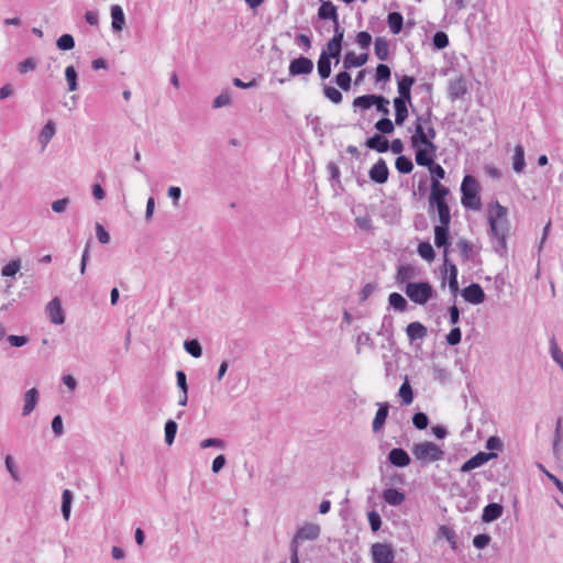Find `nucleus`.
Instances as JSON below:
<instances>
[{
  "mask_svg": "<svg viewBox=\"0 0 563 563\" xmlns=\"http://www.w3.org/2000/svg\"><path fill=\"white\" fill-rule=\"evenodd\" d=\"M495 211H488V223L489 230L488 234L490 239L496 240V244H494V251L503 256L507 253V236L509 234V220L507 218L508 210L506 207L501 206L498 201L494 205Z\"/></svg>",
  "mask_w": 563,
  "mask_h": 563,
  "instance_id": "obj_1",
  "label": "nucleus"
},
{
  "mask_svg": "<svg viewBox=\"0 0 563 563\" xmlns=\"http://www.w3.org/2000/svg\"><path fill=\"white\" fill-rule=\"evenodd\" d=\"M422 130L410 136V145L415 151V161L417 165H429L435 159L438 146L431 140L424 139Z\"/></svg>",
  "mask_w": 563,
  "mask_h": 563,
  "instance_id": "obj_2",
  "label": "nucleus"
},
{
  "mask_svg": "<svg viewBox=\"0 0 563 563\" xmlns=\"http://www.w3.org/2000/svg\"><path fill=\"white\" fill-rule=\"evenodd\" d=\"M429 196V213L434 210L438 218L451 217V209L446 201L448 196L451 195L450 189L441 183L431 184Z\"/></svg>",
  "mask_w": 563,
  "mask_h": 563,
  "instance_id": "obj_3",
  "label": "nucleus"
},
{
  "mask_svg": "<svg viewBox=\"0 0 563 563\" xmlns=\"http://www.w3.org/2000/svg\"><path fill=\"white\" fill-rule=\"evenodd\" d=\"M479 190L481 187L477 179L472 175H465L461 184V203L465 209H481Z\"/></svg>",
  "mask_w": 563,
  "mask_h": 563,
  "instance_id": "obj_4",
  "label": "nucleus"
},
{
  "mask_svg": "<svg viewBox=\"0 0 563 563\" xmlns=\"http://www.w3.org/2000/svg\"><path fill=\"white\" fill-rule=\"evenodd\" d=\"M405 294L416 305L424 306L437 296L433 286L428 282H408Z\"/></svg>",
  "mask_w": 563,
  "mask_h": 563,
  "instance_id": "obj_5",
  "label": "nucleus"
},
{
  "mask_svg": "<svg viewBox=\"0 0 563 563\" xmlns=\"http://www.w3.org/2000/svg\"><path fill=\"white\" fill-rule=\"evenodd\" d=\"M411 452L415 459L420 461L422 465L444 459V451L431 441L415 443L411 448Z\"/></svg>",
  "mask_w": 563,
  "mask_h": 563,
  "instance_id": "obj_6",
  "label": "nucleus"
},
{
  "mask_svg": "<svg viewBox=\"0 0 563 563\" xmlns=\"http://www.w3.org/2000/svg\"><path fill=\"white\" fill-rule=\"evenodd\" d=\"M440 224L434 225V244L444 247L443 263H449V246L451 245L450 224L451 217L439 218Z\"/></svg>",
  "mask_w": 563,
  "mask_h": 563,
  "instance_id": "obj_7",
  "label": "nucleus"
},
{
  "mask_svg": "<svg viewBox=\"0 0 563 563\" xmlns=\"http://www.w3.org/2000/svg\"><path fill=\"white\" fill-rule=\"evenodd\" d=\"M321 528L318 523H305L300 527L290 543V551L292 552L294 547L298 550V543L309 540L314 541L319 538Z\"/></svg>",
  "mask_w": 563,
  "mask_h": 563,
  "instance_id": "obj_8",
  "label": "nucleus"
},
{
  "mask_svg": "<svg viewBox=\"0 0 563 563\" xmlns=\"http://www.w3.org/2000/svg\"><path fill=\"white\" fill-rule=\"evenodd\" d=\"M371 555L373 563H394L395 552L391 543H374L371 547Z\"/></svg>",
  "mask_w": 563,
  "mask_h": 563,
  "instance_id": "obj_9",
  "label": "nucleus"
},
{
  "mask_svg": "<svg viewBox=\"0 0 563 563\" xmlns=\"http://www.w3.org/2000/svg\"><path fill=\"white\" fill-rule=\"evenodd\" d=\"M313 62L309 57L298 56L290 60L288 71L290 77L307 76L313 71Z\"/></svg>",
  "mask_w": 563,
  "mask_h": 563,
  "instance_id": "obj_10",
  "label": "nucleus"
},
{
  "mask_svg": "<svg viewBox=\"0 0 563 563\" xmlns=\"http://www.w3.org/2000/svg\"><path fill=\"white\" fill-rule=\"evenodd\" d=\"M497 457V453L495 452H478L476 453L475 455H473L472 457H470L467 461H465L460 471L462 473H468L477 467H481L483 466L485 463H487L488 461L493 460V459H496Z\"/></svg>",
  "mask_w": 563,
  "mask_h": 563,
  "instance_id": "obj_11",
  "label": "nucleus"
},
{
  "mask_svg": "<svg viewBox=\"0 0 563 563\" xmlns=\"http://www.w3.org/2000/svg\"><path fill=\"white\" fill-rule=\"evenodd\" d=\"M461 296L465 301L472 305H481L485 301L486 295L482 286L477 283H472L461 290Z\"/></svg>",
  "mask_w": 563,
  "mask_h": 563,
  "instance_id": "obj_12",
  "label": "nucleus"
},
{
  "mask_svg": "<svg viewBox=\"0 0 563 563\" xmlns=\"http://www.w3.org/2000/svg\"><path fill=\"white\" fill-rule=\"evenodd\" d=\"M369 179L378 185L387 183L389 177V169L384 158H378L377 162L368 170Z\"/></svg>",
  "mask_w": 563,
  "mask_h": 563,
  "instance_id": "obj_13",
  "label": "nucleus"
},
{
  "mask_svg": "<svg viewBox=\"0 0 563 563\" xmlns=\"http://www.w3.org/2000/svg\"><path fill=\"white\" fill-rule=\"evenodd\" d=\"M467 92V81L463 76L449 81L448 97L451 101L462 99Z\"/></svg>",
  "mask_w": 563,
  "mask_h": 563,
  "instance_id": "obj_14",
  "label": "nucleus"
},
{
  "mask_svg": "<svg viewBox=\"0 0 563 563\" xmlns=\"http://www.w3.org/2000/svg\"><path fill=\"white\" fill-rule=\"evenodd\" d=\"M387 461L395 467H406L410 464L411 459L408 452L402 448H394L387 454Z\"/></svg>",
  "mask_w": 563,
  "mask_h": 563,
  "instance_id": "obj_15",
  "label": "nucleus"
},
{
  "mask_svg": "<svg viewBox=\"0 0 563 563\" xmlns=\"http://www.w3.org/2000/svg\"><path fill=\"white\" fill-rule=\"evenodd\" d=\"M46 311L52 323L63 324L65 322V313L58 298H54L47 303Z\"/></svg>",
  "mask_w": 563,
  "mask_h": 563,
  "instance_id": "obj_16",
  "label": "nucleus"
},
{
  "mask_svg": "<svg viewBox=\"0 0 563 563\" xmlns=\"http://www.w3.org/2000/svg\"><path fill=\"white\" fill-rule=\"evenodd\" d=\"M504 507L498 503H489L483 509L482 521L485 523H490L496 521L503 516Z\"/></svg>",
  "mask_w": 563,
  "mask_h": 563,
  "instance_id": "obj_17",
  "label": "nucleus"
},
{
  "mask_svg": "<svg viewBox=\"0 0 563 563\" xmlns=\"http://www.w3.org/2000/svg\"><path fill=\"white\" fill-rule=\"evenodd\" d=\"M318 18L320 20H330L333 23L339 21L338 7L330 0L322 1L318 9Z\"/></svg>",
  "mask_w": 563,
  "mask_h": 563,
  "instance_id": "obj_18",
  "label": "nucleus"
},
{
  "mask_svg": "<svg viewBox=\"0 0 563 563\" xmlns=\"http://www.w3.org/2000/svg\"><path fill=\"white\" fill-rule=\"evenodd\" d=\"M365 146L377 153H386L389 150V141L382 134L375 133L366 139Z\"/></svg>",
  "mask_w": 563,
  "mask_h": 563,
  "instance_id": "obj_19",
  "label": "nucleus"
},
{
  "mask_svg": "<svg viewBox=\"0 0 563 563\" xmlns=\"http://www.w3.org/2000/svg\"><path fill=\"white\" fill-rule=\"evenodd\" d=\"M367 60L368 53L355 55L354 52H346L343 58V67L344 69L362 67L367 63Z\"/></svg>",
  "mask_w": 563,
  "mask_h": 563,
  "instance_id": "obj_20",
  "label": "nucleus"
},
{
  "mask_svg": "<svg viewBox=\"0 0 563 563\" xmlns=\"http://www.w3.org/2000/svg\"><path fill=\"white\" fill-rule=\"evenodd\" d=\"M406 333L410 342L422 340L428 335V328L419 321L410 322L406 328Z\"/></svg>",
  "mask_w": 563,
  "mask_h": 563,
  "instance_id": "obj_21",
  "label": "nucleus"
},
{
  "mask_svg": "<svg viewBox=\"0 0 563 563\" xmlns=\"http://www.w3.org/2000/svg\"><path fill=\"white\" fill-rule=\"evenodd\" d=\"M382 497L390 506H399L406 499L405 493L394 487L384 489Z\"/></svg>",
  "mask_w": 563,
  "mask_h": 563,
  "instance_id": "obj_22",
  "label": "nucleus"
},
{
  "mask_svg": "<svg viewBox=\"0 0 563 563\" xmlns=\"http://www.w3.org/2000/svg\"><path fill=\"white\" fill-rule=\"evenodd\" d=\"M378 409L375 413L372 427L374 432H378L383 429L386 419L388 417L389 405L387 402H378Z\"/></svg>",
  "mask_w": 563,
  "mask_h": 563,
  "instance_id": "obj_23",
  "label": "nucleus"
},
{
  "mask_svg": "<svg viewBox=\"0 0 563 563\" xmlns=\"http://www.w3.org/2000/svg\"><path fill=\"white\" fill-rule=\"evenodd\" d=\"M111 29L113 32H121L125 24V15L123 9L119 4L111 7Z\"/></svg>",
  "mask_w": 563,
  "mask_h": 563,
  "instance_id": "obj_24",
  "label": "nucleus"
},
{
  "mask_svg": "<svg viewBox=\"0 0 563 563\" xmlns=\"http://www.w3.org/2000/svg\"><path fill=\"white\" fill-rule=\"evenodd\" d=\"M38 401V390L33 387L24 395V406L22 408V416H29L36 407Z\"/></svg>",
  "mask_w": 563,
  "mask_h": 563,
  "instance_id": "obj_25",
  "label": "nucleus"
},
{
  "mask_svg": "<svg viewBox=\"0 0 563 563\" xmlns=\"http://www.w3.org/2000/svg\"><path fill=\"white\" fill-rule=\"evenodd\" d=\"M443 265L446 267V271L449 273L448 283H449L450 291L452 292V295L455 298L457 292L460 291L459 282H457V274H459L457 267L450 260H449V263H446V264L443 263Z\"/></svg>",
  "mask_w": 563,
  "mask_h": 563,
  "instance_id": "obj_26",
  "label": "nucleus"
},
{
  "mask_svg": "<svg viewBox=\"0 0 563 563\" xmlns=\"http://www.w3.org/2000/svg\"><path fill=\"white\" fill-rule=\"evenodd\" d=\"M374 52L376 57L385 62L389 58V43L384 36H377L374 41Z\"/></svg>",
  "mask_w": 563,
  "mask_h": 563,
  "instance_id": "obj_27",
  "label": "nucleus"
},
{
  "mask_svg": "<svg viewBox=\"0 0 563 563\" xmlns=\"http://www.w3.org/2000/svg\"><path fill=\"white\" fill-rule=\"evenodd\" d=\"M387 24L394 35H398L404 27V16L399 11L389 12L387 15Z\"/></svg>",
  "mask_w": 563,
  "mask_h": 563,
  "instance_id": "obj_28",
  "label": "nucleus"
},
{
  "mask_svg": "<svg viewBox=\"0 0 563 563\" xmlns=\"http://www.w3.org/2000/svg\"><path fill=\"white\" fill-rule=\"evenodd\" d=\"M388 307L398 312H405L408 309L407 299L399 292H391L388 296Z\"/></svg>",
  "mask_w": 563,
  "mask_h": 563,
  "instance_id": "obj_29",
  "label": "nucleus"
},
{
  "mask_svg": "<svg viewBox=\"0 0 563 563\" xmlns=\"http://www.w3.org/2000/svg\"><path fill=\"white\" fill-rule=\"evenodd\" d=\"M417 275L416 267L412 265H399L396 273V283L404 284L415 278Z\"/></svg>",
  "mask_w": 563,
  "mask_h": 563,
  "instance_id": "obj_30",
  "label": "nucleus"
},
{
  "mask_svg": "<svg viewBox=\"0 0 563 563\" xmlns=\"http://www.w3.org/2000/svg\"><path fill=\"white\" fill-rule=\"evenodd\" d=\"M526 167L525 148L521 144H517L514 150L512 168L516 173H522Z\"/></svg>",
  "mask_w": 563,
  "mask_h": 563,
  "instance_id": "obj_31",
  "label": "nucleus"
},
{
  "mask_svg": "<svg viewBox=\"0 0 563 563\" xmlns=\"http://www.w3.org/2000/svg\"><path fill=\"white\" fill-rule=\"evenodd\" d=\"M317 69L320 78L325 80L331 75V59L325 57V53L321 52L317 63Z\"/></svg>",
  "mask_w": 563,
  "mask_h": 563,
  "instance_id": "obj_32",
  "label": "nucleus"
},
{
  "mask_svg": "<svg viewBox=\"0 0 563 563\" xmlns=\"http://www.w3.org/2000/svg\"><path fill=\"white\" fill-rule=\"evenodd\" d=\"M342 46L343 45L340 43L328 41L325 48H323L321 52L325 53L327 58L334 59L335 65H338L341 59Z\"/></svg>",
  "mask_w": 563,
  "mask_h": 563,
  "instance_id": "obj_33",
  "label": "nucleus"
},
{
  "mask_svg": "<svg viewBox=\"0 0 563 563\" xmlns=\"http://www.w3.org/2000/svg\"><path fill=\"white\" fill-rule=\"evenodd\" d=\"M56 132V126L53 121H48L41 130L38 141L45 147L53 139Z\"/></svg>",
  "mask_w": 563,
  "mask_h": 563,
  "instance_id": "obj_34",
  "label": "nucleus"
},
{
  "mask_svg": "<svg viewBox=\"0 0 563 563\" xmlns=\"http://www.w3.org/2000/svg\"><path fill=\"white\" fill-rule=\"evenodd\" d=\"M73 499H74V495H73L71 490L64 489L62 493L60 510H62V515L65 520H68L70 517Z\"/></svg>",
  "mask_w": 563,
  "mask_h": 563,
  "instance_id": "obj_35",
  "label": "nucleus"
},
{
  "mask_svg": "<svg viewBox=\"0 0 563 563\" xmlns=\"http://www.w3.org/2000/svg\"><path fill=\"white\" fill-rule=\"evenodd\" d=\"M376 102V95L375 93H367L356 97L353 100V107L358 108L361 110H367L371 107L374 106Z\"/></svg>",
  "mask_w": 563,
  "mask_h": 563,
  "instance_id": "obj_36",
  "label": "nucleus"
},
{
  "mask_svg": "<svg viewBox=\"0 0 563 563\" xmlns=\"http://www.w3.org/2000/svg\"><path fill=\"white\" fill-rule=\"evenodd\" d=\"M395 167L399 174H410L413 169V163L410 157L406 155L397 156Z\"/></svg>",
  "mask_w": 563,
  "mask_h": 563,
  "instance_id": "obj_37",
  "label": "nucleus"
},
{
  "mask_svg": "<svg viewBox=\"0 0 563 563\" xmlns=\"http://www.w3.org/2000/svg\"><path fill=\"white\" fill-rule=\"evenodd\" d=\"M422 167H428L431 175V184L440 183L441 179L445 178L444 168L432 159L429 165H421Z\"/></svg>",
  "mask_w": 563,
  "mask_h": 563,
  "instance_id": "obj_38",
  "label": "nucleus"
},
{
  "mask_svg": "<svg viewBox=\"0 0 563 563\" xmlns=\"http://www.w3.org/2000/svg\"><path fill=\"white\" fill-rule=\"evenodd\" d=\"M327 170L329 173V180L331 186L335 188L336 186L343 190L341 179H340V168L334 162H329L327 164Z\"/></svg>",
  "mask_w": 563,
  "mask_h": 563,
  "instance_id": "obj_39",
  "label": "nucleus"
},
{
  "mask_svg": "<svg viewBox=\"0 0 563 563\" xmlns=\"http://www.w3.org/2000/svg\"><path fill=\"white\" fill-rule=\"evenodd\" d=\"M456 246L460 250L461 257L464 262H468V261L473 260V255H474L473 244L470 241H467L465 239H461L456 243Z\"/></svg>",
  "mask_w": 563,
  "mask_h": 563,
  "instance_id": "obj_40",
  "label": "nucleus"
},
{
  "mask_svg": "<svg viewBox=\"0 0 563 563\" xmlns=\"http://www.w3.org/2000/svg\"><path fill=\"white\" fill-rule=\"evenodd\" d=\"M398 396L401 398L404 405L409 406L413 401V390L406 379L399 387Z\"/></svg>",
  "mask_w": 563,
  "mask_h": 563,
  "instance_id": "obj_41",
  "label": "nucleus"
},
{
  "mask_svg": "<svg viewBox=\"0 0 563 563\" xmlns=\"http://www.w3.org/2000/svg\"><path fill=\"white\" fill-rule=\"evenodd\" d=\"M185 351L192 357L198 358L202 355V346L197 339H189L184 342Z\"/></svg>",
  "mask_w": 563,
  "mask_h": 563,
  "instance_id": "obj_42",
  "label": "nucleus"
},
{
  "mask_svg": "<svg viewBox=\"0 0 563 563\" xmlns=\"http://www.w3.org/2000/svg\"><path fill=\"white\" fill-rule=\"evenodd\" d=\"M333 81L344 91H349L351 88L352 78L347 69L338 73L334 76Z\"/></svg>",
  "mask_w": 563,
  "mask_h": 563,
  "instance_id": "obj_43",
  "label": "nucleus"
},
{
  "mask_svg": "<svg viewBox=\"0 0 563 563\" xmlns=\"http://www.w3.org/2000/svg\"><path fill=\"white\" fill-rule=\"evenodd\" d=\"M418 254L421 258L431 262L435 257V252L432 245L428 241L420 242L417 249Z\"/></svg>",
  "mask_w": 563,
  "mask_h": 563,
  "instance_id": "obj_44",
  "label": "nucleus"
},
{
  "mask_svg": "<svg viewBox=\"0 0 563 563\" xmlns=\"http://www.w3.org/2000/svg\"><path fill=\"white\" fill-rule=\"evenodd\" d=\"M65 78L68 85V90L76 91L78 89V74L73 65L66 67Z\"/></svg>",
  "mask_w": 563,
  "mask_h": 563,
  "instance_id": "obj_45",
  "label": "nucleus"
},
{
  "mask_svg": "<svg viewBox=\"0 0 563 563\" xmlns=\"http://www.w3.org/2000/svg\"><path fill=\"white\" fill-rule=\"evenodd\" d=\"M177 429H178V426H177L176 421H174L172 419L166 421L164 431H165V443L167 445H172L174 443L176 434H177Z\"/></svg>",
  "mask_w": 563,
  "mask_h": 563,
  "instance_id": "obj_46",
  "label": "nucleus"
},
{
  "mask_svg": "<svg viewBox=\"0 0 563 563\" xmlns=\"http://www.w3.org/2000/svg\"><path fill=\"white\" fill-rule=\"evenodd\" d=\"M395 124L389 118L384 117L375 123V129L379 132L378 134H391L395 130Z\"/></svg>",
  "mask_w": 563,
  "mask_h": 563,
  "instance_id": "obj_47",
  "label": "nucleus"
},
{
  "mask_svg": "<svg viewBox=\"0 0 563 563\" xmlns=\"http://www.w3.org/2000/svg\"><path fill=\"white\" fill-rule=\"evenodd\" d=\"M391 70L387 64L380 63L376 67L375 71V81L376 82H387L390 80Z\"/></svg>",
  "mask_w": 563,
  "mask_h": 563,
  "instance_id": "obj_48",
  "label": "nucleus"
},
{
  "mask_svg": "<svg viewBox=\"0 0 563 563\" xmlns=\"http://www.w3.org/2000/svg\"><path fill=\"white\" fill-rule=\"evenodd\" d=\"M397 79V91H411L412 86L416 82L415 77L409 75L398 76L396 75Z\"/></svg>",
  "mask_w": 563,
  "mask_h": 563,
  "instance_id": "obj_49",
  "label": "nucleus"
},
{
  "mask_svg": "<svg viewBox=\"0 0 563 563\" xmlns=\"http://www.w3.org/2000/svg\"><path fill=\"white\" fill-rule=\"evenodd\" d=\"M323 95L327 99H329L334 104H340L343 100L342 93L334 87L323 85Z\"/></svg>",
  "mask_w": 563,
  "mask_h": 563,
  "instance_id": "obj_50",
  "label": "nucleus"
},
{
  "mask_svg": "<svg viewBox=\"0 0 563 563\" xmlns=\"http://www.w3.org/2000/svg\"><path fill=\"white\" fill-rule=\"evenodd\" d=\"M550 353L553 361L562 368L563 371V352L559 347L554 335L550 340Z\"/></svg>",
  "mask_w": 563,
  "mask_h": 563,
  "instance_id": "obj_51",
  "label": "nucleus"
},
{
  "mask_svg": "<svg viewBox=\"0 0 563 563\" xmlns=\"http://www.w3.org/2000/svg\"><path fill=\"white\" fill-rule=\"evenodd\" d=\"M395 109V123L398 126L404 125L405 121L408 118L409 111L407 104H394Z\"/></svg>",
  "mask_w": 563,
  "mask_h": 563,
  "instance_id": "obj_52",
  "label": "nucleus"
},
{
  "mask_svg": "<svg viewBox=\"0 0 563 563\" xmlns=\"http://www.w3.org/2000/svg\"><path fill=\"white\" fill-rule=\"evenodd\" d=\"M56 45L60 51H70L75 47V38L71 34H63L57 38Z\"/></svg>",
  "mask_w": 563,
  "mask_h": 563,
  "instance_id": "obj_53",
  "label": "nucleus"
},
{
  "mask_svg": "<svg viewBox=\"0 0 563 563\" xmlns=\"http://www.w3.org/2000/svg\"><path fill=\"white\" fill-rule=\"evenodd\" d=\"M449 43V36L445 32L438 31L434 33L432 44L435 49H444Z\"/></svg>",
  "mask_w": 563,
  "mask_h": 563,
  "instance_id": "obj_54",
  "label": "nucleus"
},
{
  "mask_svg": "<svg viewBox=\"0 0 563 563\" xmlns=\"http://www.w3.org/2000/svg\"><path fill=\"white\" fill-rule=\"evenodd\" d=\"M429 417L422 411H418L412 416V424L418 430H424L429 426Z\"/></svg>",
  "mask_w": 563,
  "mask_h": 563,
  "instance_id": "obj_55",
  "label": "nucleus"
},
{
  "mask_svg": "<svg viewBox=\"0 0 563 563\" xmlns=\"http://www.w3.org/2000/svg\"><path fill=\"white\" fill-rule=\"evenodd\" d=\"M440 533L450 543L451 549L452 550H456V548H457V540H456L455 532L450 527H448V526H441L440 527Z\"/></svg>",
  "mask_w": 563,
  "mask_h": 563,
  "instance_id": "obj_56",
  "label": "nucleus"
},
{
  "mask_svg": "<svg viewBox=\"0 0 563 563\" xmlns=\"http://www.w3.org/2000/svg\"><path fill=\"white\" fill-rule=\"evenodd\" d=\"M367 520L373 532H377L382 528V517L376 510L367 512Z\"/></svg>",
  "mask_w": 563,
  "mask_h": 563,
  "instance_id": "obj_57",
  "label": "nucleus"
},
{
  "mask_svg": "<svg viewBox=\"0 0 563 563\" xmlns=\"http://www.w3.org/2000/svg\"><path fill=\"white\" fill-rule=\"evenodd\" d=\"M21 267L19 260H13L4 265L1 269V275L5 277H14Z\"/></svg>",
  "mask_w": 563,
  "mask_h": 563,
  "instance_id": "obj_58",
  "label": "nucleus"
},
{
  "mask_svg": "<svg viewBox=\"0 0 563 563\" xmlns=\"http://www.w3.org/2000/svg\"><path fill=\"white\" fill-rule=\"evenodd\" d=\"M37 66V62L34 57H27L26 59L20 62L18 64V71L20 74H26L29 71H33Z\"/></svg>",
  "mask_w": 563,
  "mask_h": 563,
  "instance_id": "obj_59",
  "label": "nucleus"
},
{
  "mask_svg": "<svg viewBox=\"0 0 563 563\" xmlns=\"http://www.w3.org/2000/svg\"><path fill=\"white\" fill-rule=\"evenodd\" d=\"M446 343L451 346H455L461 343L462 340V331L459 327H453L450 332L446 334Z\"/></svg>",
  "mask_w": 563,
  "mask_h": 563,
  "instance_id": "obj_60",
  "label": "nucleus"
},
{
  "mask_svg": "<svg viewBox=\"0 0 563 563\" xmlns=\"http://www.w3.org/2000/svg\"><path fill=\"white\" fill-rule=\"evenodd\" d=\"M378 113L387 117L389 114V100L383 95H376V102L374 103Z\"/></svg>",
  "mask_w": 563,
  "mask_h": 563,
  "instance_id": "obj_61",
  "label": "nucleus"
},
{
  "mask_svg": "<svg viewBox=\"0 0 563 563\" xmlns=\"http://www.w3.org/2000/svg\"><path fill=\"white\" fill-rule=\"evenodd\" d=\"M231 104V96L229 91H223L219 96H217L212 101V107L214 109H219L222 107H227Z\"/></svg>",
  "mask_w": 563,
  "mask_h": 563,
  "instance_id": "obj_62",
  "label": "nucleus"
},
{
  "mask_svg": "<svg viewBox=\"0 0 563 563\" xmlns=\"http://www.w3.org/2000/svg\"><path fill=\"white\" fill-rule=\"evenodd\" d=\"M355 41L362 49H368L372 44V35L366 31H361L356 34Z\"/></svg>",
  "mask_w": 563,
  "mask_h": 563,
  "instance_id": "obj_63",
  "label": "nucleus"
},
{
  "mask_svg": "<svg viewBox=\"0 0 563 563\" xmlns=\"http://www.w3.org/2000/svg\"><path fill=\"white\" fill-rule=\"evenodd\" d=\"M490 541L492 537L488 533H479L474 537L473 545L478 550H483L490 543Z\"/></svg>",
  "mask_w": 563,
  "mask_h": 563,
  "instance_id": "obj_64",
  "label": "nucleus"
}]
</instances>
